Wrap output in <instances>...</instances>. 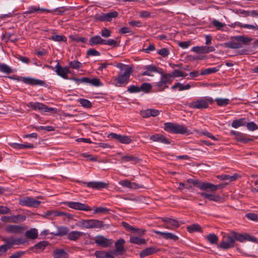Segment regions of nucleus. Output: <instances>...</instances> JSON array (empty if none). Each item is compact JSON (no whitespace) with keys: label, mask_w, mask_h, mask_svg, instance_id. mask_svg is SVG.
I'll use <instances>...</instances> for the list:
<instances>
[{"label":"nucleus","mask_w":258,"mask_h":258,"mask_svg":"<svg viewBox=\"0 0 258 258\" xmlns=\"http://www.w3.org/2000/svg\"><path fill=\"white\" fill-rule=\"evenodd\" d=\"M85 233L81 231H73L70 232L68 235V238L72 241H77L81 237L84 235Z\"/></svg>","instance_id":"nucleus-23"},{"label":"nucleus","mask_w":258,"mask_h":258,"mask_svg":"<svg viewBox=\"0 0 258 258\" xmlns=\"http://www.w3.org/2000/svg\"><path fill=\"white\" fill-rule=\"evenodd\" d=\"M5 229L6 232L9 233L21 234L24 231L25 228L19 225L7 224Z\"/></svg>","instance_id":"nucleus-10"},{"label":"nucleus","mask_w":258,"mask_h":258,"mask_svg":"<svg viewBox=\"0 0 258 258\" xmlns=\"http://www.w3.org/2000/svg\"><path fill=\"white\" fill-rule=\"evenodd\" d=\"M49 39L57 42H66L67 41V38L64 36L57 35L54 33H53L52 36L49 38Z\"/></svg>","instance_id":"nucleus-41"},{"label":"nucleus","mask_w":258,"mask_h":258,"mask_svg":"<svg viewBox=\"0 0 258 258\" xmlns=\"http://www.w3.org/2000/svg\"><path fill=\"white\" fill-rule=\"evenodd\" d=\"M41 203L40 201L31 197H25L19 200L20 205L32 208H37L40 206Z\"/></svg>","instance_id":"nucleus-4"},{"label":"nucleus","mask_w":258,"mask_h":258,"mask_svg":"<svg viewBox=\"0 0 258 258\" xmlns=\"http://www.w3.org/2000/svg\"><path fill=\"white\" fill-rule=\"evenodd\" d=\"M155 233L161 235L163 238L166 239H172L176 241L178 239V237L171 233L163 232L159 231L154 230L153 231Z\"/></svg>","instance_id":"nucleus-22"},{"label":"nucleus","mask_w":258,"mask_h":258,"mask_svg":"<svg viewBox=\"0 0 258 258\" xmlns=\"http://www.w3.org/2000/svg\"><path fill=\"white\" fill-rule=\"evenodd\" d=\"M188 106L191 108L203 109L208 108L209 104L206 100L201 98L188 103Z\"/></svg>","instance_id":"nucleus-9"},{"label":"nucleus","mask_w":258,"mask_h":258,"mask_svg":"<svg viewBox=\"0 0 258 258\" xmlns=\"http://www.w3.org/2000/svg\"><path fill=\"white\" fill-rule=\"evenodd\" d=\"M21 80L23 83L31 85L43 86L45 84V82L43 81L31 78L23 77Z\"/></svg>","instance_id":"nucleus-16"},{"label":"nucleus","mask_w":258,"mask_h":258,"mask_svg":"<svg viewBox=\"0 0 258 258\" xmlns=\"http://www.w3.org/2000/svg\"><path fill=\"white\" fill-rule=\"evenodd\" d=\"M78 225L87 229L101 228L103 226V222L95 219L83 220L79 222Z\"/></svg>","instance_id":"nucleus-3"},{"label":"nucleus","mask_w":258,"mask_h":258,"mask_svg":"<svg viewBox=\"0 0 258 258\" xmlns=\"http://www.w3.org/2000/svg\"><path fill=\"white\" fill-rule=\"evenodd\" d=\"M247 128L251 131H255L258 128L257 125L253 122L246 123Z\"/></svg>","instance_id":"nucleus-63"},{"label":"nucleus","mask_w":258,"mask_h":258,"mask_svg":"<svg viewBox=\"0 0 258 258\" xmlns=\"http://www.w3.org/2000/svg\"><path fill=\"white\" fill-rule=\"evenodd\" d=\"M246 123V119L245 118H240L233 120L231 125L234 128H238L241 126H244Z\"/></svg>","instance_id":"nucleus-35"},{"label":"nucleus","mask_w":258,"mask_h":258,"mask_svg":"<svg viewBox=\"0 0 258 258\" xmlns=\"http://www.w3.org/2000/svg\"><path fill=\"white\" fill-rule=\"evenodd\" d=\"M159 111L155 109H147L141 111L140 114L144 118H148L151 116L155 117L158 115Z\"/></svg>","instance_id":"nucleus-15"},{"label":"nucleus","mask_w":258,"mask_h":258,"mask_svg":"<svg viewBox=\"0 0 258 258\" xmlns=\"http://www.w3.org/2000/svg\"><path fill=\"white\" fill-rule=\"evenodd\" d=\"M95 243L98 246L107 247L111 244L110 240L102 235H97L93 238Z\"/></svg>","instance_id":"nucleus-11"},{"label":"nucleus","mask_w":258,"mask_h":258,"mask_svg":"<svg viewBox=\"0 0 258 258\" xmlns=\"http://www.w3.org/2000/svg\"><path fill=\"white\" fill-rule=\"evenodd\" d=\"M9 145L14 149H21L30 148L32 149L34 146L31 144H20L18 143H9Z\"/></svg>","instance_id":"nucleus-33"},{"label":"nucleus","mask_w":258,"mask_h":258,"mask_svg":"<svg viewBox=\"0 0 258 258\" xmlns=\"http://www.w3.org/2000/svg\"><path fill=\"white\" fill-rule=\"evenodd\" d=\"M220 67L218 66L217 68H210L203 70L201 75H207L212 73H215L219 70Z\"/></svg>","instance_id":"nucleus-42"},{"label":"nucleus","mask_w":258,"mask_h":258,"mask_svg":"<svg viewBox=\"0 0 258 258\" xmlns=\"http://www.w3.org/2000/svg\"><path fill=\"white\" fill-rule=\"evenodd\" d=\"M124 243L125 241L123 239H119L116 242L115 244L116 251L113 252L115 255L121 254L124 252L125 250L123 247Z\"/></svg>","instance_id":"nucleus-19"},{"label":"nucleus","mask_w":258,"mask_h":258,"mask_svg":"<svg viewBox=\"0 0 258 258\" xmlns=\"http://www.w3.org/2000/svg\"><path fill=\"white\" fill-rule=\"evenodd\" d=\"M245 216L249 219L258 222V215L255 213H248Z\"/></svg>","instance_id":"nucleus-61"},{"label":"nucleus","mask_w":258,"mask_h":258,"mask_svg":"<svg viewBox=\"0 0 258 258\" xmlns=\"http://www.w3.org/2000/svg\"><path fill=\"white\" fill-rule=\"evenodd\" d=\"M27 106L28 107L31 108L32 109H33L34 110H38L40 111H43V112H52L54 110V109L53 108L48 107V106L44 105V104L40 103V102H28L27 104Z\"/></svg>","instance_id":"nucleus-7"},{"label":"nucleus","mask_w":258,"mask_h":258,"mask_svg":"<svg viewBox=\"0 0 258 258\" xmlns=\"http://www.w3.org/2000/svg\"><path fill=\"white\" fill-rule=\"evenodd\" d=\"M144 69L147 70V71L142 73V76H151V72H158L157 68L153 65L146 66Z\"/></svg>","instance_id":"nucleus-31"},{"label":"nucleus","mask_w":258,"mask_h":258,"mask_svg":"<svg viewBox=\"0 0 258 258\" xmlns=\"http://www.w3.org/2000/svg\"><path fill=\"white\" fill-rule=\"evenodd\" d=\"M112 251L110 252L105 251H96L95 255L96 258H113L114 255Z\"/></svg>","instance_id":"nucleus-24"},{"label":"nucleus","mask_w":258,"mask_h":258,"mask_svg":"<svg viewBox=\"0 0 258 258\" xmlns=\"http://www.w3.org/2000/svg\"><path fill=\"white\" fill-rule=\"evenodd\" d=\"M187 231L189 233L202 232V228L200 225L194 224L187 227Z\"/></svg>","instance_id":"nucleus-40"},{"label":"nucleus","mask_w":258,"mask_h":258,"mask_svg":"<svg viewBox=\"0 0 258 258\" xmlns=\"http://www.w3.org/2000/svg\"><path fill=\"white\" fill-rule=\"evenodd\" d=\"M187 181L204 191L214 192L222 187L221 184L214 185L210 182H202L197 179H188Z\"/></svg>","instance_id":"nucleus-1"},{"label":"nucleus","mask_w":258,"mask_h":258,"mask_svg":"<svg viewBox=\"0 0 258 258\" xmlns=\"http://www.w3.org/2000/svg\"><path fill=\"white\" fill-rule=\"evenodd\" d=\"M0 72L10 74L13 72L12 69L5 63H0Z\"/></svg>","instance_id":"nucleus-45"},{"label":"nucleus","mask_w":258,"mask_h":258,"mask_svg":"<svg viewBox=\"0 0 258 258\" xmlns=\"http://www.w3.org/2000/svg\"><path fill=\"white\" fill-rule=\"evenodd\" d=\"M164 129L168 132L174 134H183L187 132V127L185 126L172 122L165 123Z\"/></svg>","instance_id":"nucleus-2"},{"label":"nucleus","mask_w":258,"mask_h":258,"mask_svg":"<svg viewBox=\"0 0 258 258\" xmlns=\"http://www.w3.org/2000/svg\"><path fill=\"white\" fill-rule=\"evenodd\" d=\"M230 134L234 136L235 139L239 142H241L244 143H247L249 141H251L250 139H247L245 138V135L240 132H238L234 131H231L230 132Z\"/></svg>","instance_id":"nucleus-20"},{"label":"nucleus","mask_w":258,"mask_h":258,"mask_svg":"<svg viewBox=\"0 0 258 258\" xmlns=\"http://www.w3.org/2000/svg\"><path fill=\"white\" fill-rule=\"evenodd\" d=\"M119 184L130 188L136 189L138 188L139 185L135 182H132L128 180H121L119 182Z\"/></svg>","instance_id":"nucleus-29"},{"label":"nucleus","mask_w":258,"mask_h":258,"mask_svg":"<svg viewBox=\"0 0 258 258\" xmlns=\"http://www.w3.org/2000/svg\"><path fill=\"white\" fill-rule=\"evenodd\" d=\"M121 159L123 162H131L133 164L138 163L140 161L137 156L129 154L122 156Z\"/></svg>","instance_id":"nucleus-25"},{"label":"nucleus","mask_w":258,"mask_h":258,"mask_svg":"<svg viewBox=\"0 0 258 258\" xmlns=\"http://www.w3.org/2000/svg\"><path fill=\"white\" fill-rule=\"evenodd\" d=\"M83 183V182H82ZM84 184H87V186L92 188H95L97 189H101L102 188H106L107 184L102 181H91L89 182H83Z\"/></svg>","instance_id":"nucleus-14"},{"label":"nucleus","mask_w":258,"mask_h":258,"mask_svg":"<svg viewBox=\"0 0 258 258\" xmlns=\"http://www.w3.org/2000/svg\"><path fill=\"white\" fill-rule=\"evenodd\" d=\"M106 21H111L112 18L117 17L118 13L116 11H113L105 14Z\"/></svg>","instance_id":"nucleus-53"},{"label":"nucleus","mask_w":258,"mask_h":258,"mask_svg":"<svg viewBox=\"0 0 258 258\" xmlns=\"http://www.w3.org/2000/svg\"><path fill=\"white\" fill-rule=\"evenodd\" d=\"M214 50L215 48L213 46H201V53H207Z\"/></svg>","instance_id":"nucleus-54"},{"label":"nucleus","mask_w":258,"mask_h":258,"mask_svg":"<svg viewBox=\"0 0 258 258\" xmlns=\"http://www.w3.org/2000/svg\"><path fill=\"white\" fill-rule=\"evenodd\" d=\"M130 241L132 243L137 244L139 245L143 244L146 243L145 239L135 236H131L130 237Z\"/></svg>","instance_id":"nucleus-44"},{"label":"nucleus","mask_w":258,"mask_h":258,"mask_svg":"<svg viewBox=\"0 0 258 258\" xmlns=\"http://www.w3.org/2000/svg\"><path fill=\"white\" fill-rule=\"evenodd\" d=\"M48 242L46 241H42L35 244L34 246L30 247V250H34L36 253L43 251Z\"/></svg>","instance_id":"nucleus-21"},{"label":"nucleus","mask_w":258,"mask_h":258,"mask_svg":"<svg viewBox=\"0 0 258 258\" xmlns=\"http://www.w3.org/2000/svg\"><path fill=\"white\" fill-rule=\"evenodd\" d=\"M66 205L69 207L75 210L85 211L91 210V209L88 205L79 202H69L66 203Z\"/></svg>","instance_id":"nucleus-12"},{"label":"nucleus","mask_w":258,"mask_h":258,"mask_svg":"<svg viewBox=\"0 0 258 258\" xmlns=\"http://www.w3.org/2000/svg\"><path fill=\"white\" fill-rule=\"evenodd\" d=\"M89 84L96 87L100 86L102 85L100 80L97 78L90 79Z\"/></svg>","instance_id":"nucleus-56"},{"label":"nucleus","mask_w":258,"mask_h":258,"mask_svg":"<svg viewBox=\"0 0 258 258\" xmlns=\"http://www.w3.org/2000/svg\"><path fill=\"white\" fill-rule=\"evenodd\" d=\"M109 209L104 207H98L94 210V213L105 214L109 211Z\"/></svg>","instance_id":"nucleus-57"},{"label":"nucleus","mask_w":258,"mask_h":258,"mask_svg":"<svg viewBox=\"0 0 258 258\" xmlns=\"http://www.w3.org/2000/svg\"><path fill=\"white\" fill-rule=\"evenodd\" d=\"M56 73L65 79H68L67 74L70 73V71L68 67L62 68L58 63L56 66Z\"/></svg>","instance_id":"nucleus-18"},{"label":"nucleus","mask_w":258,"mask_h":258,"mask_svg":"<svg viewBox=\"0 0 258 258\" xmlns=\"http://www.w3.org/2000/svg\"><path fill=\"white\" fill-rule=\"evenodd\" d=\"M163 226L165 228L174 229L179 227V223L174 219H170L168 225L164 224Z\"/></svg>","instance_id":"nucleus-37"},{"label":"nucleus","mask_w":258,"mask_h":258,"mask_svg":"<svg viewBox=\"0 0 258 258\" xmlns=\"http://www.w3.org/2000/svg\"><path fill=\"white\" fill-rule=\"evenodd\" d=\"M38 11H41V12H45L47 11V10L44 8H37L34 6L30 7L28 8V11L25 12L23 14L24 15H28L34 13L35 12H38Z\"/></svg>","instance_id":"nucleus-39"},{"label":"nucleus","mask_w":258,"mask_h":258,"mask_svg":"<svg viewBox=\"0 0 258 258\" xmlns=\"http://www.w3.org/2000/svg\"><path fill=\"white\" fill-rule=\"evenodd\" d=\"M206 238L211 244H216L218 240V237L213 233L208 235Z\"/></svg>","instance_id":"nucleus-50"},{"label":"nucleus","mask_w":258,"mask_h":258,"mask_svg":"<svg viewBox=\"0 0 258 258\" xmlns=\"http://www.w3.org/2000/svg\"><path fill=\"white\" fill-rule=\"evenodd\" d=\"M104 39H102L100 36H94L92 37L89 41V45L93 46L97 44H103Z\"/></svg>","instance_id":"nucleus-27"},{"label":"nucleus","mask_w":258,"mask_h":258,"mask_svg":"<svg viewBox=\"0 0 258 258\" xmlns=\"http://www.w3.org/2000/svg\"><path fill=\"white\" fill-rule=\"evenodd\" d=\"M215 101L217 104L221 106H226L230 102V100L226 98H217Z\"/></svg>","instance_id":"nucleus-49"},{"label":"nucleus","mask_w":258,"mask_h":258,"mask_svg":"<svg viewBox=\"0 0 258 258\" xmlns=\"http://www.w3.org/2000/svg\"><path fill=\"white\" fill-rule=\"evenodd\" d=\"M127 91L131 93H138L140 92L139 87L137 86L132 85L128 87Z\"/></svg>","instance_id":"nucleus-62"},{"label":"nucleus","mask_w":258,"mask_h":258,"mask_svg":"<svg viewBox=\"0 0 258 258\" xmlns=\"http://www.w3.org/2000/svg\"><path fill=\"white\" fill-rule=\"evenodd\" d=\"M158 250L154 247H148L143 250L140 253L141 257H144L157 252Z\"/></svg>","instance_id":"nucleus-26"},{"label":"nucleus","mask_w":258,"mask_h":258,"mask_svg":"<svg viewBox=\"0 0 258 258\" xmlns=\"http://www.w3.org/2000/svg\"><path fill=\"white\" fill-rule=\"evenodd\" d=\"M25 236L28 238L32 239H36L38 236L37 230L33 228L27 231L25 233Z\"/></svg>","instance_id":"nucleus-38"},{"label":"nucleus","mask_w":258,"mask_h":258,"mask_svg":"<svg viewBox=\"0 0 258 258\" xmlns=\"http://www.w3.org/2000/svg\"><path fill=\"white\" fill-rule=\"evenodd\" d=\"M109 137L118 141L122 144H128L132 142V140L130 137L127 136H123L115 133H111L109 135Z\"/></svg>","instance_id":"nucleus-13"},{"label":"nucleus","mask_w":258,"mask_h":258,"mask_svg":"<svg viewBox=\"0 0 258 258\" xmlns=\"http://www.w3.org/2000/svg\"><path fill=\"white\" fill-rule=\"evenodd\" d=\"M100 34L102 36L107 38L111 36V31L106 28H103L102 29Z\"/></svg>","instance_id":"nucleus-60"},{"label":"nucleus","mask_w":258,"mask_h":258,"mask_svg":"<svg viewBox=\"0 0 258 258\" xmlns=\"http://www.w3.org/2000/svg\"><path fill=\"white\" fill-rule=\"evenodd\" d=\"M232 233L234 239L241 242L245 241V234H239L235 232H232Z\"/></svg>","instance_id":"nucleus-47"},{"label":"nucleus","mask_w":258,"mask_h":258,"mask_svg":"<svg viewBox=\"0 0 258 258\" xmlns=\"http://www.w3.org/2000/svg\"><path fill=\"white\" fill-rule=\"evenodd\" d=\"M150 140L153 142H160L165 144H169V140L163 135L159 134H156L150 137Z\"/></svg>","instance_id":"nucleus-17"},{"label":"nucleus","mask_w":258,"mask_h":258,"mask_svg":"<svg viewBox=\"0 0 258 258\" xmlns=\"http://www.w3.org/2000/svg\"><path fill=\"white\" fill-rule=\"evenodd\" d=\"M3 241L7 244L8 248H10L14 245L24 244L27 241L25 238H17L14 236L4 238Z\"/></svg>","instance_id":"nucleus-5"},{"label":"nucleus","mask_w":258,"mask_h":258,"mask_svg":"<svg viewBox=\"0 0 258 258\" xmlns=\"http://www.w3.org/2000/svg\"><path fill=\"white\" fill-rule=\"evenodd\" d=\"M54 258H68V254L63 249H56L53 251Z\"/></svg>","instance_id":"nucleus-28"},{"label":"nucleus","mask_w":258,"mask_h":258,"mask_svg":"<svg viewBox=\"0 0 258 258\" xmlns=\"http://www.w3.org/2000/svg\"><path fill=\"white\" fill-rule=\"evenodd\" d=\"M87 54L90 56H99L100 53L94 49H89L87 50Z\"/></svg>","instance_id":"nucleus-64"},{"label":"nucleus","mask_w":258,"mask_h":258,"mask_svg":"<svg viewBox=\"0 0 258 258\" xmlns=\"http://www.w3.org/2000/svg\"><path fill=\"white\" fill-rule=\"evenodd\" d=\"M233 238L232 235L231 236L225 235L223 238L222 241L221 242L219 247L224 249H227L234 247L235 241Z\"/></svg>","instance_id":"nucleus-8"},{"label":"nucleus","mask_w":258,"mask_h":258,"mask_svg":"<svg viewBox=\"0 0 258 258\" xmlns=\"http://www.w3.org/2000/svg\"><path fill=\"white\" fill-rule=\"evenodd\" d=\"M72 79L78 84H79L80 83L89 84L90 81V79L87 77H83L81 79L73 78Z\"/></svg>","instance_id":"nucleus-59"},{"label":"nucleus","mask_w":258,"mask_h":258,"mask_svg":"<svg viewBox=\"0 0 258 258\" xmlns=\"http://www.w3.org/2000/svg\"><path fill=\"white\" fill-rule=\"evenodd\" d=\"M172 77V75L171 74H162L160 81L166 84L167 83L171 82V79Z\"/></svg>","instance_id":"nucleus-46"},{"label":"nucleus","mask_w":258,"mask_h":258,"mask_svg":"<svg viewBox=\"0 0 258 258\" xmlns=\"http://www.w3.org/2000/svg\"><path fill=\"white\" fill-rule=\"evenodd\" d=\"M78 102L82 106L85 108H90L92 106L91 102L85 99H80L78 100Z\"/></svg>","instance_id":"nucleus-51"},{"label":"nucleus","mask_w":258,"mask_h":258,"mask_svg":"<svg viewBox=\"0 0 258 258\" xmlns=\"http://www.w3.org/2000/svg\"><path fill=\"white\" fill-rule=\"evenodd\" d=\"M26 216L23 215L11 216V223L18 224L23 222L26 220Z\"/></svg>","instance_id":"nucleus-30"},{"label":"nucleus","mask_w":258,"mask_h":258,"mask_svg":"<svg viewBox=\"0 0 258 258\" xmlns=\"http://www.w3.org/2000/svg\"><path fill=\"white\" fill-rule=\"evenodd\" d=\"M69 232V229L66 227H57V231L53 234L55 236H62L68 234Z\"/></svg>","instance_id":"nucleus-36"},{"label":"nucleus","mask_w":258,"mask_h":258,"mask_svg":"<svg viewBox=\"0 0 258 258\" xmlns=\"http://www.w3.org/2000/svg\"><path fill=\"white\" fill-rule=\"evenodd\" d=\"M133 72L131 68H127L123 73H120L118 76L116 78L115 80L120 85H126L129 82L130 77Z\"/></svg>","instance_id":"nucleus-6"},{"label":"nucleus","mask_w":258,"mask_h":258,"mask_svg":"<svg viewBox=\"0 0 258 258\" xmlns=\"http://www.w3.org/2000/svg\"><path fill=\"white\" fill-rule=\"evenodd\" d=\"M217 177L218 178H220L222 180H228L230 181H233L237 178L238 175L236 174L232 176L229 175H219Z\"/></svg>","instance_id":"nucleus-43"},{"label":"nucleus","mask_w":258,"mask_h":258,"mask_svg":"<svg viewBox=\"0 0 258 258\" xmlns=\"http://www.w3.org/2000/svg\"><path fill=\"white\" fill-rule=\"evenodd\" d=\"M139 89L141 91H143L145 93L149 92L152 89V86L149 83H143L141 87H139Z\"/></svg>","instance_id":"nucleus-48"},{"label":"nucleus","mask_w":258,"mask_h":258,"mask_svg":"<svg viewBox=\"0 0 258 258\" xmlns=\"http://www.w3.org/2000/svg\"><path fill=\"white\" fill-rule=\"evenodd\" d=\"M103 44L115 47L119 46V44L116 41L111 39L107 40L104 39V42H103Z\"/></svg>","instance_id":"nucleus-55"},{"label":"nucleus","mask_w":258,"mask_h":258,"mask_svg":"<svg viewBox=\"0 0 258 258\" xmlns=\"http://www.w3.org/2000/svg\"><path fill=\"white\" fill-rule=\"evenodd\" d=\"M232 39L239 43L241 42L244 44H247L252 40L251 38L244 36H235Z\"/></svg>","instance_id":"nucleus-34"},{"label":"nucleus","mask_w":258,"mask_h":258,"mask_svg":"<svg viewBox=\"0 0 258 258\" xmlns=\"http://www.w3.org/2000/svg\"><path fill=\"white\" fill-rule=\"evenodd\" d=\"M70 38L73 41L77 42H81L85 43L86 41V39L85 37H80L78 36H70Z\"/></svg>","instance_id":"nucleus-58"},{"label":"nucleus","mask_w":258,"mask_h":258,"mask_svg":"<svg viewBox=\"0 0 258 258\" xmlns=\"http://www.w3.org/2000/svg\"><path fill=\"white\" fill-rule=\"evenodd\" d=\"M69 65L70 68L74 69H79L82 66V63L77 60L70 61Z\"/></svg>","instance_id":"nucleus-52"},{"label":"nucleus","mask_w":258,"mask_h":258,"mask_svg":"<svg viewBox=\"0 0 258 258\" xmlns=\"http://www.w3.org/2000/svg\"><path fill=\"white\" fill-rule=\"evenodd\" d=\"M222 45L228 48L238 49L242 47L241 44L238 42L230 41L224 43Z\"/></svg>","instance_id":"nucleus-32"}]
</instances>
